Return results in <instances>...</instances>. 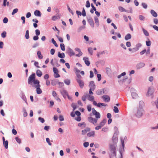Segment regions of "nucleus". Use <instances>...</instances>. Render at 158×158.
I'll list each match as a JSON object with an SVG mask.
<instances>
[{
    "label": "nucleus",
    "instance_id": "nucleus-57",
    "mask_svg": "<svg viewBox=\"0 0 158 158\" xmlns=\"http://www.w3.org/2000/svg\"><path fill=\"white\" fill-rule=\"evenodd\" d=\"M85 6L87 8H89L90 7V4L89 0L86 1Z\"/></svg>",
    "mask_w": 158,
    "mask_h": 158
},
{
    "label": "nucleus",
    "instance_id": "nucleus-20",
    "mask_svg": "<svg viewBox=\"0 0 158 158\" xmlns=\"http://www.w3.org/2000/svg\"><path fill=\"white\" fill-rule=\"evenodd\" d=\"M118 134H114L112 138V140L114 143H116L117 141V135Z\"/></svg>",
    "mask_w": 158,
    "mask_h": 158
},
{
    "label": "nucleus",
    "instance_id": "nucleus-59",
    "mask_svg": "<svg viewBox=\"0 0 158 158\" xmlns=\"http://www.w3.org/2000/svg\"><path fill=\"white\" fill-rule=\"evenodd\" d=\"M85 27L84 26H82L79 27L78 29V31H80L82 29H84L85 28Z\"/></svg>",
    "mask_w": 158,
    "mask_h": 158
},
{
    "label": "nucleus",
    "instance_id": "nucleus-23",
    "mask_svg": "<svg viewBox=\"0 0 158 158\" xmlns=\"http://www.w3.org/2000/svg\"><path fill=\"white\" fill-rule=\"evenodd\" d=\"M119 10L121 12H127V13L130 12L128 10H127L124 8L123 7L120 6L118 7Z\"/></svg>",
    "mask_w": 158,
    "mask_h": 158
},
{
    "label": "nucleus",
    "instance_id": "nucleus-29",
    "mask_svg": "<svg viewBox=\"0 0 158 158\" xmlns=\"http://www.w3.org/2000/svg\"><path fill=\"white\" fill-rule=\"evenodd\" d=\"M71 106L73 108V111H74L75 109L78 107L76 103H73L71 105Z\"/></svg>",
    "mask_w": 158,
    "mask_h": 158
},
{
    "label": "nucleus",
    "instance_id": "nucleus-9",
    "mask_svg": "<svg viewBox=\"0 0 158 158\" xmlns=\"http://www.w3.org/2000/svg\"><path fill=\"white\" fill-rule=\"evenodd\" d=\"M105 102H109L110 100V97L107 95H104L102 97Z\"/></svg>",
    "mask_w": 158,
    "mask_h": 158
},
{
    "label": "nucleus",
    "instance_id": "nucleus-61",
    "mask_svg": "<svg viewBox=\"0 0 158 158\" xmlns=\"http://www.w3.org/2000/svg\"><path fill=\"white\" fill-rule=\"evenodd\" d=\"M97 77L98 78V81H100L101 80V75L100 74H97Z\"/></svg>",
    "mask_w": 158,
    "mask_h": 158
},
{
    "label": "nucleus",
    "instance_id": "nucleus-12",
    "mask_svg": "<svg viewBox=\"0 0 158 158\" xmlns=\"http://www.w3.org/2000/svg\"><path fill=\"white\" fill-rule=\"evenodd\" d=\"M105 90H106L105 88L101 89H98L96 93L98 95H100L102 94V92H103V94H106V93L105 91Z\"/></svg>",
    "mask_w": 158,
    "mask_h": 158
},
{
    "label": "nucleus",
    "instance_id": "nucleus-50",
    "mask_svg": "<svg viewBox=\"0 0 158 158\" xmlns=\"http://www.w3.org/2000/svg\"><path fill=\"white\" fill-rule=\"evenodd\" d=\"M114 130L115 131L114 133V134H118L119 132L117 127H114Z\"/></svg>",
    "mask_w": 158,
    "mask_h": 158
},
{
    "label": "nucleus",
    "instance_id": "nucleus-26",
    "mask_svg": "<svg viewBox=\"0 0 158 158\" xmlns=\"http://www.w3.org/2000/svg\"><path fill=\"white\" fill-rule=\"evenodd\" d=\"M87 135L89 137L91 136L94 137L95 136V132L94 131H91V132L88 133Z\"/></svg>",
    "mask_w": 158,
    "mask_h": 158
},
{
    "label": "nucleus",
    "instance_id": "nucleus-41",
    "mask_svg": "<svg viewBox=\"0 0 158 158\" xmlns=\"http://www.w3.org/2000/svg\"><path fill=\"white\" fill-rule=\"evenodd\" d=\"M88 121L90 122V123H93V124H94V118H93L92 117H88Z\"/></svg>",
    "mask_w": 158,
    "mask_h": 158
},
{
    "label": "nucleus",
    "instance_id": "nucleus-42",
    "mask_svg": "<svg viewBox=\"0 0 158 158\" xmlns=\"http://www.w3.org/2000/svg\"><path fill=\"white\" fill-rule=\"evenodd\" d=\"M25 37L26 39H28L29 38V30H27L26 31L25 35Z\"/></svg>",
    "mask_w": 158,
    "mask_h": 158
},
{
    "label": "nucleus",
    "instance_id": "nucleus-19",
    "mask_svg": "<svg viewBox=\"0 0 158 158\" xmlns=\"http://www.w3.org/2000/svg\"><path fill=\"white\" fill-rule=\"evenodd\" d=\"M58 56L61 58H64L65 57V55L63 52L60 53V52H59L58 53Z\"/></svg>",
    "mask_w": 158,
    "mask_h": 158
},
{
    "label": "nucleus",
    "instance_id": "nucleus-48",
    "mask_svg": "<svg viewBox=\"0 0 158 158\" xmlns=\"http://www.w3.org/2000/svg\"><path fill=\"white\" fill-rule=\"evenodd\" d=\"M144 105V102L142 101H140L139 102V106L138 107H142L143 108Z\"/></svg>",
    "mask_w": 158,
    "mask_h": 158
},
{
    "label": "nucleus",
    "instance_id": "nucleus-49",
    "mask_svg": "<svg viewBox=\"0 0 158 158\" xmlns=\"http://www.w3.org/2000/svg\"><path fill=\"white\" fill-rule=\"evenodd\" d=\"M139 19L142 21H144L145 20V18L144 16L142 15H140L139 16Z\"/></svg>",
    "mask_w": 158,
    "mask_h": 158
},
{
    "label": "nucleus",
    "instance_id": "nucleus-10",
    "mask_svg": "<svg viewBox=\"0 0 158 158\" xmlns=\"http://www.w3.org/2000/svg\"><path fill=\"white\" fill-rule=\"evenodd\" d=\"M83 60H84L85 64L87 66H89L90 65V63L89 60V58L86 57H84Z\"/></svg>",
    "mask_w": 158,
    "mask_h": 158
},
{
    "label": "nucleus",
    "instance_id": "nucleus-30",
    "mask_svg": "<svg viewBox=\"0 0 158 158\" xmlns=\"http://www.w3.org/2000/svg\"><path fill=\"white\" fill-rule=\"evenodd\" d=\"M58 82L57 80H52L51 82V84L52 85L54 86L58 83Z\"/></svg>",
    "mask_w": 158,
    "mask_h": 158
},
{
    "label": "nucleus",
    "instance_id": "nucleus-44",
    "mask_svg": "<svg viewBox=\"0 0 158 158\" xmlns=\"http://www.w3.org/2000/svg\"><path fill=\"white\" fill-rule=\"evenodd\" d=\"M152 103L153 104H154L156 106V107L158 109V98H157V100L155 102H152Z\"/></svg>",
    "mask_w": 158,
    "mask_h": 158
},
{
    "label": "nucleus",
    "instance_id": "nucleus-55",
    "mask_svg": "<svg viewBox=\"0 0 158 158\" xmlns=\"http://www.w3.org/2000/svg\"><path fill=\"white\" fill-rule=\"evenodd\" d=\"M149 40V39H148ZM146 45L148 46H150L151 44V41L148 40V41H146Z\"/></svg>",
    "mask_w": 158,
    "mask_h": 158
},
{
    "label": "nucleus",
    "instance_id": "nucleus-33",
    "mask_svg": "<svg viewBox=\"0 0 158 158\" xmlns=\"http://www.w3.org/2000/svg\"><path fill=\"white\" fill-rule=\"evenodd\" d=\"M60 16L57 15H56L53 16L52 17V19L53 21H56V19H60Z\"/></svg>",
    "mask_w": 158,
    "mask_h": 158
},
{
    "label": "nucleus",
    "instance_id": "nucleus-38",
    "mask_svg": "<svg viewBox=\"0 0 158 158\" xmlns=\"http://www.w3.org/2000/svg\"><path fill=\"white\" fill-rule=\"evenodd\" d=\"M23 115L24 117H26L27 116V113L26 112V110L24 107L23 108Z\"/></svg>",
    "mask_w": 158,
    "mask_h": 158
},
{
    "label": "nucleus",
    "instance_id": "nucleus-5",
    "mask_svg": "<svg viewBox=\"0 0 158 158\" xmlns=\"http://www.w3.org/2000/svg\"><path fill=\"white\" fill-rule=\"evenodd\" d=\"M154 92V89L152 87H150L148 88V91L147 92L146 95L147 96H152V98H153V96L152 94Z\"/></svg>",
    "mask_w": 158,
    "mask_h": 158
},
{
    "label": "nucleus",
    "instance_id": "nucleus-15",
    "mask_svg": "<svg viewBox=\"0 0 158 158\" xmlns=\"http://www.w3.org/2000/svg\"><path fill=\"white\" fill-rule=\"evenodd\" d=\"M69 55L70 56H72L75 55V53L70 48H68Z\"/></svg>",
    "mask_w": 158,
    "mask_h": 158
},
{
    "label": "nucleus",
    "instance_id": "nucleus-21",
    "mask_svg": "<svg viewBox=\"0 0 158 158\" xmlns=\"http://www.w3.org/2000/svg\"><path fill=\"white\" fill-rule=\"evenodd\" d=\"M150 13L154 17H156L158 16L157 14L153 10H151Z\"/></svg>",
    "mask_w": 158,
    "mask_h": 158
},
{
    "label": "nucleus",
    "instance_id": "nucleus-31",
    "mask_svg": "<svg viewBox=\"0 0 158 158\" xmlns=\"http://www.w3.org/2000/svg\"><path fill=\"white\" fill-rule=\"evenodd\" d=\"M142 30L143 33L146 36H148L149 35V34L146 30L143 28H142Z\"/></svg>",
    "mask_w": 158,
    "mask_h": 158
},
{
    "label": "nucleus",
    "instance_id": "nucleus-60",
    "mask_svg": "<svg viewBox=\"0 0 158 158\" xmlns=\"http://www.w3.org/2000/svg\"><path fill=\"white\" fill-rule=\"evenodd\" d=\"M58 84L59 85V88H62L64 85V83L63 82H58Z\"/></svg>",
    "mask_w": 158,
    "mask_h": 158
},
{
    "label": "nucleus",
    "instance_id": "nucleus-64",
    "mask_svg": "<svg viewBox=\"0 0 158 158\" xmlns=\"http://www.w3.org/2000/svg\"><path fill=\"white\" fill-rule=\"evenodd\" d=\"M8 20V19L7 18L5 17L3 20V23H7Z\"/></svg>",
    "mask_w": 158,
    "mask_h": 158
},
{
    "label": "nucleus",
    "instance_id": "nucleus-14",
    "mask_svg": "<svg viewBox=\"0 0 158 158\" xmlns=\"http://www.w3.org/2000/svg\"><path fill=\"white\" fill-rule=\"evenodd\" d=\"M89 86L90 89H95V85L94 83V81H91L89 82Z\"/></svg>",
    "mask_w": 158,
    "mask_h": 158
},
{
    "label": "nucleus",
    "instance_id": "nucleus-39",
    "mask_svg": "<svg viewBox=\"0 0 158 158\" xmlns=\"http://www.w3.org/2000/svg\"><path fill=\"white\" fill-rule=\"evenodd\" d=\"M3 144L4 147L6 149H7L8 148V142L7 140L3 142Z\"/></svg>",
    "mask_w": 158,
    "mask_h": 158
},
{
    "label": "nucleus",
    "instance_id": "nucleus-58",
    "mask_svg": "<svg viewBox=\"0 0 158 158\" xmlns=\"http://www.w3.org/2000/svg\"><path fill=\"white\" fill-rule=\"evenodd\" d=\"M142 6L145 9H146L147 8L148 6L147 4L144 3H142Z\"/></svg>",
    "mask_w": 158,
    "mask_h": 158
},
{
    "label": "nucleus",
    "instance_id": "nucleus-52",
    "mask_svg": "<svg viewBox=\"0 0 158 158\" xmlns=\"http://www.w3.org/2000/svg\"><path fill=\"white\" fill-rule=\"evenodd\" d=\"M18 8H15V9H14L13 10V11L12 13V14H11L12 15H14L15 13H17L18 12Z\"/></svg>",
    "mask_w": 158,
    "mask_h": 158
},
{
    "label": "nucleus",
    "instance_id": "nucleus-13",
    "mask_svg": "<svg viewBox=\"0 0 158 158\" xmlns=\"http://www.w3.org/2000/svg\"><path fill=\"white\" fill-rule=\"evenodd\" d=\"M75 50L76 51H77L79 52L78 54H76V56H77L79 57L83 55V53L81 52V49L80 48H76L75 49Z\"/></svg>",
    "mask_w": 158,
    "mask_h": 158
},
{
    "label": "nucleus",
    "instance_id": "nucleus-28",
    "mask_svg": "<svg viewBox=\"0 0 158 158\" xmlns=\"http://www.w3.org/2000/svg\"><path fill=\"white\" fill-rule=\"evenodd\" d=\"M106 122V119H104L102 121L100 122L99 125L102 127L104 126Z\"/></svg>",
    "mask_w": 158,
    "mask_h": 158
},
{
    "label": "nucleus",
    "instance_id": "nucleus-36",
    "mask_svg": "<svg viewBox=\"0 0 158 158\" xmlns=\"http://www.w3.org/2000/svg\"><path fill=\"white\" fill-rule=\"evenodd\" d=\"M131 95L133 99L136 98L138 97L137 94L135 92H132Z\"/></svg>",
    "mask_w": 158,
    "mask_h": 158
},
{
    "label": "nucleus",
    "instance_id": "nucleus-35",
    "mask_svg": "<svg viewBox=\"0 0 158 158\" xmlns=\"http://www.w3.org/2000/svg\"><path fill=\"white\" fill-rule=\"evenodd\" d=\"M15 139L16 142L19 144H20L21 143V139H20L18 136H16L15 138Z\"/></svg>",
    "mask_w": 158,
    "mask_h": 158
},
{
    "label": "nucleus",
    "instance_id": "nucleus-43",
    "mask_svg": "<svg viewBox=\"0 0 158 158\" xmlns=\"http://www.w3.org/2000/svg\"><path fill=\"white\" fill-rule=\"evenodd\" d=\"M82 126H83L84 127H85L86 126V125L85 122H83L82 123H79L78 124V126L79 127H81Z\"/></svg>",
    "mask_w": 158,
    "mask_h": 158
},
{
    "label": "nucleus",
    "instance_id": "nucleus-7",
    "mask_svg": "<svg viewBox=\"0 0 158 158\" xmlns=\"http://www.w3.org/2000/svg\"><path fill=\"white\" fill-rule=\"evenodd\" d=\"M145 64L143 62H139L137 63L136 66L135 68L137 70H139L145 66Z\"/></svg>",
    "mask_w": 158,
    "mask_h": 158
},
{
    "label": "nucleus",
    "instance_id": "nucleus-40",
    "mask_svg": "<svg viewBox=\"0 0 158 158\" xmlns=\"http://www.w3.org/2000/svg\"><path fill=\"white\" fill-rule=\"evenodd\" d=\"M99 64L102 65H103L105 64V62L103 60H99L96 62V64Z\"/></svg>",
    "mask_w": 158,
    "mask_h": 158
},
{
    "label": "nucleus",
    "instance_id": "nucleus-16",
    "mask_svg": "<svg viewBox=\"0 0 158 158\" xmlns=\"http://www.w3.org/2000/svg\"><path fill=\"white\" fill-rule=\"evenodd\" d=\"M94 21H95V23L96 24V25L97 27H98L99 26V22L98 19V18L97 17H96V16H95L94 17Z\"/></svg>",
    "mask_w": 158,
    "mask_h": 158
},
{
    "label": "nucleus",
    "instance_id": "nucleus-46",
    "mask_svg": "<svg viewBox=\"0 0 158 158\" xmlns=\"http://www.w3.org/2000/svg\"><path fill=\"white\" fill-rule=\"evenodd\" d=\"M51 40H52V42L54 44V45L56 47H58V45L57 44L56 41L55 40L54 38H52V39Z\"/></svg>",
    "mask_w": 158,
    "mask_h": 158
},
{
    "label": "nucleus",
    "instance_id": "nucleus-22",
    "mask_svg": "<svg viewBox=\"0 0 158 158\" xmlns=\"http://www.w3.org/2000/svg\"><path fill=\"white\" fill-rule=\"evenodd\" d=\"M94 115H95V118H100L101 115L100 113L97 111L93 114Z\"/></svg>",
    "mask_w": 158,
    "mask_h": 158
},
{
    "label": "nucleus",
    "instance_id": "nucleus-2",
    "mask_svg": "<svg viewBox=\"0 0 158 158\" xmlns=\"http://www.w3.org/2000/svg\"><path fill=\"white\" fill-rule=\"evenodd\" d=\"M116 145L115 144H110V158H116Z\"/></svg>",
    "mask_w": 158,
    "mask_h": 158
},
{
    "label": "nucleus",
    "instance_id": "nucleus-63",
    "mask_svg": "<svg viewBox=\"0 0 158 158\" xmlns=\"http://www.w3.org/2000/svg\"><path fill=\"white\" fill-rule=\"evenodd\" d=\"M75 120L76 121L80 122L81 121V117L80 116H77V117L76 118H75Z\"/></svg>",
    "mask_w": 158,
    "mask_h": 158
},
{
    "label": "nucleus",
    "instance_id": "nucleus-34",
    "mask_svg": "<svg viewBox=\"0 0 158 158\" xmlns=\"http://www.w3.org/2000/svg\"><path fill=\"white\" fill-rule=\"evenodd\" d=\"M37 53L38 57L40 59H42L43 58V56L42 55L41 52L40 51H37Z\"/></svg>",
    "mask_w": 158,
    "mask_h": 158
},
{
    "label": "nucleus",
    "instance_id": "nucleus-45",
    "mask_svg": "<svg viewBox=\"0 0 158 158\" xmlns=\"http://www.w3.org/2000/svg\"><path fill=\"white\" fill-rule=\"evenodd\" d=\"M60 47L62 51H64L65 50V46L64 44L63 43L60 44Z\"/></svg>",
    "mask_w": 158,
    "mask_h": 158
},
{
    "label": "nucleus",
    "instance_id": "nucleus-32",
    "mask_svg": "<svg viewBox=\"0 0 158 158\" xmlns=\"http://www.w3.org/2000/svg\"><path fill=\"white\" fill-rule=\"evenodd\" d=\"M64 82L66 85H69L70 84V80L69 79H65L64 80Z\"/></svg>",
    "mask_w": 158,
    "mask_h": 158
},
{
    "label": "nucleus",
    "instance_id": "nucleus-8",
    "mask_svg": "<svg viewBox=\"0 0 158 158\" xmlns=\"http://www.w3.org/2000/svg\"><path fill=\"white\" fill-rule=\"evenodd\" d=\"M76 80L79 84L80 88L81 89H82L84 86V81L83 80L79 79H76Z\"/></svg>",
    "mask_w": 158,
    "mask_h": 158
},
{
    "label": "nucleus",
    "instance_id": "nucleus-17",
    "mask_svg": "<svg viewBox=\"0 0 158 158\" xmlns=\"http://www.w3.org/2000/svg\"><path fill=\"white\" fill-rule=\"evenodd\" d=\"M90 131V128L89 127H86L85 129L82 130L81 131V134L82 135H85L88 131Z\"/></svg>",
    "mask_w": 158,
    "mask_h": 158
},
{
    "label": "nucleus",
    "instance_id": "nucleus-56",
    "mask_svg": "<svg viewBox=\"0 0 158 158\" xmlns=\"http://www.w3.org/2000/svg\"><path fill=\"white\" fill-rule=\"evenodd\" d=\"M81 14L82 16L84 17L86 15V12L84 8H83Z\"/></svg>",
    "mask_w": 158,
    "mask_h": 158
},
{
    "label": "nucleus",
    "instance_id": "nucleus-51",
    "mask_svg": "<svg viewBox=\"0 0 158 158\" xmlns=\"http://www.w3.org/2000/svg\"><path fill=\"white\" fill-rule=\"evenodd\" d=\"M113 110L115 113H118L119 112V110L117 107L116 106H114Z\"/></svg>",
    "mask_w": 158,
    "mask_h": 158
},
{
    "label": "nucleus",
    "instance_id": "nucleus-25",
    "mask_svg": "<svg viewBox=\"0 0 158 158\" xmlns=\"http://www.w3.org/2000/svg\"><path fill=\"white\" fill-rule=\"evenodd\" d=\"M86 96H87V97L88 98V99L90 101H94V98L93 96H91L88 94H86Z\"/></svg>",
    "mask_w": 158,
    "mask_h": 158
},
{
    "label": "nucleus",
    "instance_id": "nucleus-47",
    "mask_svg": "<svg viewBox=\"0 0 158 158\" xmlns=\"http://www.w3.org/2000/svg\"><path fill=\"white\" fill-rule=\"evenodd\" d=\"M88 51L91 55H92L93 53V49L91 47H89L88 48Z\"/></svg>",
    "mask_w": 158,
    "mask_h": 158
},
{
    "label": "nucleus",
    "instance_id": "nucleus-53",
    "mask_svg": "<svg viewBox=\"0 0 158 158\" xmlns=\"http://www.w3.org/2000/svg\"><path fill=\"white\" fill-rule=\"evenodd\" d=\"M6 32L5 31H3L1 33V36L3 38H5L6 37Z\"/></svg>",
    "mask_w": 158,
    "mask_h": 158
},
{
    "label": "nucleus",
    "instance_id": "nucleus-18",
    "mask_svg": "<svg viewBox=\"0 0 158 158\" xmlns=\"http://www.w3.org/2000/svg\"><path fill=\"white\" fill-rule=\"evenodd\" d=\"M34 15L35 16L40 17L41 15V14L40 12L38 10H35L34 12Z\"/></svg>",
    "mask_w": 158,
    "mask_h": 158
},
{
    "label": "nucleus",
    "instance_id": "nucleus-3",
    "mask_svg": "<svg viewBox=\"0 0 158 158\" xmlns=\"http://www.w3.org/2000/svg\"><path fill=\"white\" fill-rule=\"evenodd\" d=\"M144 112L143 108L138 107L137 109V111L135 114V115L137 118H140L143 115Z\"/></svg>",
    "mask_w": 158,
    "mask_h": 158
},
{
    "label": "nucleus",
    "instance_id": "nucleus-27",
    "mask_svg": "<svg viewBox=\"0 0 158 158\" xmlns=\"http://www.w3.org/2000/svg\"><path fill=\"white\" fill-rule=\"evenodd\" d=\"M36 73L37 76L39 77H41L42 75V73L39 69L36 71Z\"/></svg>",
    "mask_w": 158,
    "mask_h": 158
},
{
    "label": "nucleus",
    "instance_id": "nucleus-1",
    "mask_svg": "<svg viewBox=\"0 0 158 158\" xmlns=\"http://www.w3.org/2000/svg\"><path fill=\"white\" fill-rule=\"evenodd\" d=\"M28 83L32 87L36 89V93L38 94L42 93V91L40 89L41 85L40 81L35 79V75L34 73L30 75L28 79Z\"/></svg>",
    "mask_w": 158,
    "mask_h": 158
},
{
    "label": "nucleus",
    "instance_id": "nucleus-24",
    "mask_svg": "<svg viewBox=\"0 0 158 158\" xmlns=\"http://www.w3.org/2000/svg\"><path fill=\"white\" fill-rule=\"evenodd\" d=\"M131 34L129 33H128L125 35L124 39L126 40L127 41L130 39L131 38Z\"/></svg>",
    "mask_w": 158,
    "mask_h": 158
},
{
    "label": "nucleus",
    "instance_id": "nucleus-37",
    "mask_svg": "<svg viewBox=\"0 0 158 158\" xmlns=\"http://www.w3.org/2000/svg\"><path fill=\"white\" fill-rule=\"evenodd\" d=\"M21 98L22 99L23 101H24L26 103H27V99H26V97L23 93L22 94V96H21Z\"/></svg>",
    "mask_w": 158,
    "mask_h": 158
},
{
    "label": "nucleus",
    "instance_id": "nucleus-4",
    "mask_svg": "<svg viewBox=\"0 0 158 158\" xmlns=\"http://www.w3.org/2000/svg\"><path fill=\"white\" fill-rule=\"evenodd\" d=\"M125 138H127L126 136H125L124 139L122 137L121 138V141L122 147L120 148L119 149V152L120 154V156H123L122 153L124 151L125 144L124 143V139H125Z\"/></svg>",
    "mask_w": 158,
    "mask_h": 158
},
{
    "label": "nucleus",
    "instance_id": "nucleus-62",
    "mask_svg": "<svg viewBox=\"0 0 158 158\" xmlns=\"http://www.w3.org/2000/svg\"><path fill=\"white\" fill-rule=\"evenodd\" d=\"M35 34L36 35L38 36L40 35V31L38 29H36L35 30Z\"/></svg>",
    "mask_w": 158,
    "mask_h": 158
},
{
    "label": "nucleus",
    "instance_id": "nucleus-6",
    "mask_svg": "<svg viewBox=\"0 0 158 158\" xmlns=\"http://www.w3.org/2000/svg\"><path fill=\"white\" fill-rule=\"evenodd\" d=\"M87 20L92 27H94V21L91 17L90 16H87Z\"/></svg>",
    "mask_w": 158,
    "mask_h": 158
},
{
    "label": "nucleus",
    "instance_id": "nucleus-11",
    "mask_svg": "<svg viewBox=\"0 0 158 158\" xmlns=\"http://www.w3.org/2000/svg\"><path fill=\"white\" fill-rule=\"evenodd\" d=\"M60 93L64 98H66V96L68 94L67 91L64 89H63L60 91Z\"/></svg>",
    "mask_w": 158,
    "mask_h": 158
},
{
    "label": "nucleus",
    "instance_id": "nucleus-54",
    "mask_svg": "<svg viewBox=\"0 0 158 158\" xmlns=\"http://www.w3.org/2000/svg\"><path fill=\"white\" fill-rule=\"evenodd\" d=\"M38 120L42 123H44L45 122L44 119L42 117H39L38 118Z\"/></svg>",
    "mask_w": 158,
    "mask_h": 158
}]
</instances>
